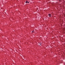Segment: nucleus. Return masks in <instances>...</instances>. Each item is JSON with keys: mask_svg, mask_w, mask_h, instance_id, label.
<instances>
[{"mask_svg": "<svg viewBox=\"0 0 65 65\" xmlns=\"http://www.w3.org/2000/svg\"><path fill=\"white\" fill-rule=\"evenodd\" d=\"M25 3H29V2L28 1H26Z\"/></svg>", "mask_w": 65, "mask_h": 65, "instance_id": "1", "label": "nucleus"}, {"mask_svg": "<svg viewBox=\"0 0 65 65\" xmlns=\"http://www.w3.org/2000/svg\"><path fill=\"white\" fill-rule=\"evenodd\" d=\"M49 17H51L52 16L51 15V14H48Z\"/></svg>", "mask_w": 65, "mask_h": 65, "instance_id": "2", "label": "nucleus"}, {"mask_svg": "<svg viewBox=\"0 0 65 65\" xmlns=\"http://www.w3.org/2000/svg\"><path fill=\"white\" fill-rule=\"evenodd\" d=\"M39 45H41V43H39Z\"/></svg>", "mask_w": 65, "mask_h": 65, "instance_id": "3", "label": "nucleus"}, {"mask_svg": "<svg viewBox=\"0 0 65 65\" xmlns=\"http://www.w3.org/2000/svg\"><path fill=\"white\" fill-rule=\"evenodd\" d=\"M34 32V30H33L32 31V33H33Z\"/></svg>", "mask_w": 65, "mask_h": 65, "instance_id": "4", "label": "nucleus"}]
</instances>
